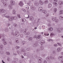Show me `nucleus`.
Here are the masks:
<instances>
[{
	"instance_id": "f03ea898",
	"label": "nucleus",
	"mask_w": 63,
	"mask_h": 63,
	"mask_svg": "<svg viewBox=\"0 0 63 63\" xmlns=\"http://www.w3.org/2000/svg\"><path fill=\"white\" fill-rule=\"evenodd\" d=\"M5 12H6L5 10L3 9H0V13H5Z\"/></svg>"
},
{
	"instance_id": "0e129e2a",
	"label": "nucleus",
	"mask_w": 63,
	"mask_h": 63,
	"mask_svg": "<svg viewBox=\"0 0 63 63\" xmlns=\"http://www.w3.org/2000/svg\"><path fill=\"white\" fill-rule=\"evenodd\" d=\"M61 62L62 63H63V60H61Z\"/></svg>"
},
{
	"instance_id": "3c124183",
	"label": "nucleus",
	"mask_w": 63,
	"mask_h": 63,
	"mask_svg": "<svg viewBox=\"0 0 63 63\" xmlns=\"http://www.w3.org/2000/svg\"><path fill=\"white\" fill-rule=\"evenodd\" d=\"M5 31H6V32H7L8 31V29H7V28H6L5 30Z\"/></svg>"
},
{
	"instance_id": "ddd939ff",
	"label": "nucleus",
	"mask_w": 63,
	"mask_h": 63,
	"mask_svg": "<svg viewBox=\"0 0 63 63\" xmlns=\"http://www.w3.org/2000/svg\"><path fill=\"white\" fill-rule=\"evenodd\" d=\"M34 5L36 6H37L39 5V3L38 2H36L34 3Z\"/></svg>"
},
{
	"instance_id": "6e6d98bb",
	"label": "nucleus",
	"mask_w": 63,
	"mask_h": 63,
	"mask_svg": "<svg viewBox=\"0 0 63 63\" xmlns=\"http://www.w3.org/2000/svg\"><path fill=\"white\" fill-rule=\"evenodd\" d=\"M16 43H18V40H17L16 41Z\"/></svg>"
},
{
	"instance_id": "9d476101",
	"label": "nucleus",
	"mask_w": 63,
	"mask_h": 63,
	"mask_svg": "<svg viewBox=\"0 0 63 63\" xmlns=\"http://www.w3.org/2000/svg\"><path fill=\"white\" fill-rule=\"evenodd\" d=\"M30 19L31 21H33V20H34V18L33 16H31L30 17Z\"/></svg>"
},
{
	"instance_id": "7c9ffc66",
	"label": "nucleus",
	"mask_w": 63,
	"mask_h": 63,
	"mask_svg": "<svg viewBox=\"0 0 63 63\" xmlns=\"http://www.w3.org/2000/svg\"><path fill=\"white\" fill-rule=\"evenodd\" d=\"M46 59L47 60H49L50 59V58L49 57H47L46 58Z\"/></svg>"
},
{
	"instance_id": "dca6fc26",
	"label": "nucleus",
	"mask_w": 63,
	"mask_h": 63,
	"mask_svg": "<svg viewBox=\"0 0 63 63\" xmlns=\"http://www.w3.org/2000/svg\"><path fill=\"white\" fill-rule=\"evenodd\" d=\"M43 10V8L41 7H40L38 8V11H41L42 10Z\"/></svg>"
},
{
	"instance_id": "4d7b16f0",
	"label": "nucleus",
	"mask_w": 63,
	"mask_h": 63,
	"mask_svg": "<svg viewBox=\"0 0 63 63\" xmlns=\"http://www.w3.org/2000/svg\"><path fill=\"white\" fill-rule=\"evenodd\" d=\"M54 46L55 47H57V44H54Z\"/></svg>"
},
{
	"instance_id": "680f3d73",
	"label": "nucleus",
	"mask_w": 63,
	"mask_h": 63,
	"mask_svg": "<svg viewBox=\"0 0 63 63\" xmlns=\"http://www.w3.org/2000/svg\"><path fill=\"white\" fill-rule=\"evenodd\" d=\"M14 55H17V54L16 53H14Z\"/></svg>"
},
{
	"instance_id": "a18cd8bd",
	"label": "nucleus",
	"mask_w": 63,
	"mask_h": 63,
	"mask_svg": "<svg viewBox=\"0 0 63 63\" xmlns=\"http://www.w3.org/2000/svg\"><path fill=\"white\" fill-rule=\"evenodd\" d=\"M2 41L3 42H4L5 41V39H4V38H3V39H2Z\"/></svg>"
},
{
	"instance_id": "2eb2a0df",
	"label": "nucleus",
	"mask_w": 63,
	"mask_h": 63,
	"mask_svg": "<svg viewBox=\"0 0 63 63\" xmlns=\"http://www.w3.org/2000/svg\"><path fill=\"white\" fill-rule=\"evenodd\" d=\"M22 44L23 45H25L26 44V42L25 41H23L22 43Z\"/></svg>"
},
{
	"instance_id": "69168bd1",
	"label": "nucleus",
	"mask_w": 63,
	"mask_h": 63,
	"mask_svg": "<svg viewBox=\"0 0 63 63\" xmlns=\"http://www.w3.org/2000/svg\"><path fill=\"white\" fill-rule=\"evenodd\" d=\"M2 16H3V17H5V15H3Z\"/></svg>"
},
{
	"instance_id": "338daca9",
	"label": "nucleus",
	"mask_w": 63,
	"mask_h": 63,
	"mask_svg": "<svg viewBox=\"0 0 63 63\" xmlns=\"http://www.w3.org/2000/svg\"><path fill=\"white\" fill-rule=\"evenodd\" d=\"M23 55H24V56H26V54H25V53L24 54H23Z\"/></svg>"
},
{
	"instance_id": "f3484780",
	"label": "nucleus",
	"mask_w": 63,
	"mask_h": 63,
	"mask_svg": "<svg viewBox=\"0 0 63 63\" xmlns=\"http://www.w3.org/2000/svg\"><path fill=\"white\" fill-rule=\"evenodd\" d=\"M58 58L59 59H63V56H60L58 57Z\"/></svg>"
},
{
	"instance_id": "e433bc0d",
	"label": "nucleus",
	"mask_w": 63,
	"mask_h": 63,
	"mask_svg": "<svg viewBox=\"0 0 63 63\" xmlns=\"http://www.w3.org/2000/svg\"><path fill=\"white\" fill-rule=\"evenodd\" d=\"M48 1L47 0H46L44 1V2L45 4H47V3H48Z\"/></svg>"
},
{
	"instance_id": "0eeeda50",
	"label": "nucleus",
	"mask_w": 63,
	"mask_h": 63,
	"mask_svg": "<svg viewBox=\"0 0 63 63\" xmlns=\"http://www.w3.org/2000/svg\"><path fill=\"white\" fill-rule=\"evenodd\" d=\"M19 6H20L21 7H22L23 4V2L22 1H20L19 3L18 4Z\"/></svg>"
},
{
	"instance_id": "79ce46f5",
	"label": "nucleus",
	"mask_w": 63,
	"mask_h": 63,
	"mask_svg": "<svg viewBox=\"0 0 63 63\" xmlns=\"http://www.w3.org/2000/svg\"><path fill=\"white\" fill-rule=\"evenodd\" d=\"M9 20H10V21H12L13 20V18H12H12H10Z\"/></svg>"
},
{
	"instance_id": "c9c22d12",
	"label": "nucleus",
	"mask_w": 63,
	"mask_h": 63,
	"mask_svg": "<svg viewBox=\"0 0 63 63\" xmlns=\"http://www.w3.org/2000/svg\"><path fill=\"white\" fill-rule=\"evenodd\" d=\"M22 21L23 22H25L26 21V20L25 19H22Z\"/></svg>"
},
{
	"instance_id": "4468645a",
	"label": "nucleus",
	"mask_w": 63,
	"mask_h": 63,
	"mask_svg": "<svg viewBox=\"0 0 63 63\" xmlns=\"http://www.w3.org/2000/svg\"><path fill=\"white\" fill-rule=\"evenodd\" d=\"M38 46V44H37L35 43L33 44V47H37Z\"/></svg>"
},
{
	"instance_id": "c756f323",
	"label": "nucleus",
	"mask_w": 63,
	"mask_h": 63,
	"mask_svg": "<svg viewBox=\"0 0 63 63\" xmlns=\"http://www.w3.org/2000/svg\"><path fill=\"white\" fill-rule=\"evenodd\" d=\"M52 19L54 21V20H55L56 19V17H55V18H52Z\"/></svg>"
},
{
	"instance_id": "473e14b6",
	"label": "nucleus",
	"mask_w": 63,
	"mask_h": 63,
	"mask_svg": "<svg viewBox=\"0 0 63 63\" xmlns=\"http://www.w3.org/2000/svg\"><path fill=\"white\" fill-rule=\"evenodd\" d=\"M17 16H18V17H19V18H21V17H20V15L19 14H18L17 15Z\"/></svg>"
},
{
	"instance_id": "f8f14e48",
	"label": "nucleus",
	"mask_w": 63,
	"mask_h": 63,
	"mask_svg": "<svg viewBox=\"0 0 63 63\" xmlns=\"http://www.w3.org/2000/svg\"><path fill=\"white\" fill-rule=\"evenodd\" d=\"M63 14V11L62 10H61L59 12V15H61V14Z\"/></svg>"
},
{
	"instance_id": "cd10ccee",
	"label": "nucleus",
	"mask_w": 63,
	"mask_h": 63,
	"mask_svg": "<svg viewBox=\"0 0 63 63\" xmlns=\"http://www.w3.org/2000/svg\"><path fill=\"white\" fill-rule=\"evenodd\" d=\"M23 32L24 33H26V29H25L23 31Z\"/></svg>"
},
{
	"instance_id": "37998d69",
	"label": "nucleus",
	"mask_w": 63,
	"mask_h": 63,
	"mask_svg": "<svg viewBox=\"0 0 63 63\" xmlns=\"http://www.w3.org/2000/svg\"><path fill=\"white\" fill-rule=\"evenodd\" d=\"M58 22V19H56L55 20V22Z\"/></svg>"
},
{
	"instance_id": "6e6552de",
	"label": "nucleus",
	"mask_w": 63,
	"mask_h": 63,
	"mask_svg": "<svg viewBox=\"0 0 63 63\" xmlns=\"http://www.w3.org/2000/svg\"><path fill=\"white\" fill-rule=\"evenodd\" d=\"M51 6H52V5L50 3H49L48 4V8L49 9H50L51 7Z\"/></svg>"
},
{
	"instance_id": "bb28decb",
	"label": "nucleus",
	"mask_w": 63,
	"mask_h": 63,
	"mask_svg": "<svg viewBox=\"0 0 63 63\" xmlns=\"http://www.w3.org/2000/svg\"><path fill=\"white\" fill-rule=\"evenodd\" d=\"M6 54H7V55H10V52H6Z\"/></svg>"
},
{
	"instance_id": "bf43d9fd",
	"label": "nucleus",
	"mask_w": 63,
	"mask_h": 63,
	"mask_svg": "<svg viewBox=\"0 0 63 63\" xmlns=\"http://www.w3.org/2000/svg\"><path fill=\"white\" fill-rule=\"evenodd\" d=\"M53 52L54 54H55V51H53Z\"/></svg>"
},
{
	"instance_id": "774afa93",
	"label": "nucleus",
	"mask_w": 63,
	"mask_h": 63,
	"mask_svg": "<svg viewBox=\"0 0 63 63\" xmlns=\"http://www.w3.org/2000/svg\"><path fill=\"white\" fill-rule=\"evenodd\" d=\"M13 63H16V62L15 61H14L13 62Z\"/></svg>"
},
{
	"instance_id": "20e7f679",
	"label": "nucleus",
	"mask_w": 63,
	"mask_h": 63,
	"mask_svg": "<svg viewBox=\"0 0 63 63\" xmlns=\"http://www.w3.org/2000/svg\"><path fill=\"white\" fill-rule=\"evenodd\" d=\"M38 62L39 63H42V59L41 58H38Z\"/></svg>"
},
{
	"instance_id": "a878e982",
	"label": "nucleus",
	"mask_w": 63,
	"mask_h": 63,
	"mask_svg": "<svg viewBox=\"0 0 63 63\" xmlns=\"http://www.w3.org/2000/svg\"><path fill=\"white\" fill-rule=\"evenodd\" d=\"M42 13H44L45 14H46L47 13V11H46L45 10H43L42 11Z\"/></svg>"
},
{
	"instance_id": "4c0bfd02",
	"label": "nucleus",
	"mask_w": 63,
	"mask_h": 63,
	"mask_svg": "<svg viewBox=\"0 0 63 63\" xmlns=\"http://www.w3.org/2000/svg\"><path fill=\"white\" fill-rule=\"evenodd\" d=\"M53 4H54L55 5V6H57V3L55 2H53Z\"/></svg>"
},
{
	"instance_id": "8fccbe9b",
	"label": "nucleus",
	"mask_w": 63,
	"mask_h": 63,
	"mask_svg": "<svg viewBox=\"0 0 63 63\" xmlns=\"http://www.w3.org/2000/svg\"><path fill=\"white\" fill-rule=\"evenodd\" d=\"M4 45H6V44H7V43L6 42H4L3 43Z\"/></svg>"
},
{
	"instance_id": "4be33fe9",
	"label": "nucleus",
	"mask_w": 63,
	"mask_h": 63,
	"mask_svg": "<svg viewBox=\"0 0 63 63\" xmlns=\"http://www.w3.org/2000/svg\"><path fill=\"white\" fill-rule=\"evenodd\" d=\"M48 30L49 31H52L53 30V29L52 28L50 27L49 28Z\"/></svg>"
},
{
	"instance_id": "e2e57ef3",
	"label": "nucleus",
	"mask_w": 63,
	"mask_h": 63,
	"mask_svg": "<svg viewBox=\"0 0 63 63\" xmlns=\"http://www.w3.org/2000/svg\"><path fill=\"white\" fill-rule=\"evenodd\" d=\"M20 63H22V61H20Z\"/></svg>"
},
{
	"instance_id": "5701e85b",
	"label": "nucleus",
	"mask_w": 63,
	"mask_h": 63,
	"mask_svg": "<svg viewBox=\"0 0 63 63\" xmlns=\"http://www.w3.org/2000/svg\"><path fill=\"white\" fill-rule=\"evenodd\" d=\"M3 47V46L2 45H0V49H2Z\"/></svg>"
},
{
	"instance_id": "6ab92c4d",
	"label": "nucleus",
	"mask_w": 63,
	"mask_h": 63,
	"mask_svg": "<svg viewBox=\"0 0 63 63\" xmlns=\"http://www.w3.org/2000/svg\"><path fill=\"white\" fill-rule=\"evenodd\" d=\"M57 11V8H55L54 9V11L55 13H56V11Z\"/></svg>"
},
{
	"instance_id": "13d9d810",
	"label": "nucleus",
	"mask_w": 63,
	"mask_h": 63,
	"mask_svg": "<svg viewBox=\"0 0 63 63\" xmlns=\"http://www.w3.org/2000/svg\"><path fill=\"white\" fill-rule=\"evenodd\" d=\"M27 16H28V17H26V18H29V16L28 15H27Z\"/></svg>"
},
{
	"instance_id": "ea45409f",
	"label": "nucleus",
	"mask_w": 63,
	"mask_h": 63,
	"mask_svg": "<svg viewBox=\"0 0 63 63\" xmlns=\"http://www.w3.org/2000/svg\"><path fill=\"white\" fill-rule=\"evenodd\" d=\"M10 60H11V59L10 58H8L7 59V61H10Z\"/></svg>"
},
{
	"instance_id": "a19ab883",
	"label": "nucleus",
	"mask_w": 63,
	"mask_h": 63,
	"mask_svg": "<svg viewBox=\"0 0 63 63\" xmlns=\"http://www.w3.org/2000/svg\"><path fill=\"white\" fill-rule=\"evenodd\" d=\"M36 52H39L40 51V49H36Z\"/></svg>"
},
{
	"instance_id": "58836bf2",
	"label": "nucleus",
	"mask_w": 63,
	"mask_h": 63,
	"mask_svg": "<svg viewBox=\"0 0 63 63\" xmlns=\"http://www.w3.org/2000/svg\"><path fill=\"white\" fill-rule=\"evenodd\" d=\"M29 41H31V40H32V38L31 37L29 39Z\"/></svg>"
},
{
	"instance_id": "603ef678",
	"label": "nucleus",
	"mask_w": 63,
	"mask_h": 63,
	"mask_svg": "<svg viewBox=\"0 0 63 63\" xmlns=\"http://www.w3.org/2000/svg\"><path fill=\"white\" fill-rule=\"evenodd\" d=\"M50 58L51 59H54V58H53L52 57H51Z\"/></svg>"
},
{
	"instance_id": "49530a36",
	"label": "nucleus",
	"mask_w": 63,
	"mask_h": 63,
	"mask_svg": "<svg viewBox=\"0 0 63 63\" xmlns=\"http://www.w3.org/2000/svg\"><path fill=\"white\" fill-rule=\"evenodd\" d=\"M7 18H10V16H5Z\"/></svg>"
},
{
	"instance_id": "393cba45",
	"label": "nucleus",
	"mask_w": 63,
	"mask_h": 63,
	"mask_svg": "<svg viewBox=\"0 0 63 63\" xmlns=\"http://www.w3.org/2000/svg\"><path fill=\"white\" fill-rule=\"evenodd\" d=\"M63 4V1H60L59 2V5H62V4Z\"/></svg>"
},
{
	"instance_id": "2f4dec72",
	"label": "nucleus",
	"mask_w": 63,
	"mask_h": 63,
	"mask_svg": "<svg viewBox=\"0 0 63 63\" xmlns=\"http://www.w3.org/2000/svg\"><path fill=\"white\" fill-rule=\"evenodd\" d=\"M12 18H13V19H14V20H16V17H14L13 16H12Z\"/></svg>"
},
{
	"instance_id": "5fc2aeb1",
	"label": "nucleus",
	"mask_w": 63,
	"mask_h": 63,
	"mask_svg": "<svg viewBox=\"0 0 63 63\" xmlns=\"http://www.w3.org/2000/svg\"><path fill=\"white\" fill-rule=\"evenodd\" d=\"M44 63H47V61H44Z\"/></svg>"
},
{
	"instance_id": "423d86ee",
	"label": "nucleus",
	"mask_w": 63,
	"mask_h": 63,
	"mask_svg": "<svg viewBox=\"0 0 63 63\" xmlns=\"http://www.w3.org/2000/svg\"><path fill=\"white\" fill-rule=\"evenodd\" d=\"M10 2L11 4H12L13 5H15V3H16L15 1H13V0H11L10 1Z\"/></svg>"
},
{
	"instance_id": "de8ad7c7",
	"label": "nucleus",
	"mask_w": 63,
	"mask_h": 63,
	"mask_svg": "<svg viewBox=\"0 0 63 63\" xmlns=\"http://www.w3.org/2000/svg\"><path fill=\"white\" fill-rule=\"evenodd\" d=\"M54 35V33H51L50 34V36H53V35Z\"/></svg>"
},
{
	"instance_id": "f704fd0d",
	"label": "nucleus",
	"mask_w": 63,
	"mask_h": 63,
	"mask_svg": "<svg viewBox=\"0 0 63 63\" xmlns=\"http://www.w3.org/2000/svg\"><path fill=\"white\" fill-rule=\"evenodd\" d=\"M59 18L61 19H63V17L60 16L59 17Z\"/></svg>"
},
{
	"instance_id": "f257e3e1",
	"label": "nucleus",
	"mask_w": 63,
	"mask_h": 63,
	"mask_svg": "<svg viewBox=\"0 0 63 63\" xmlns=\"http://www.w3.org/2000/svg\"><path fill=\"white\" fill-rule=\"evenodd\" d=\"M36 39L37 40H41V35H37L36 36Z\"/></svg>"
},
{
	"instance_id": "09e8293b",
	"label": "nucleus",
	"mask_w": 63,
	"mask_h": 63,
	"mask_svg": "<svg viewBox=\"0 0 63 63\" xmlns=\"http://www.w3.org/2000/svg\"><path fill=\"white\" fill-rule=\"evenodd\" d=\"M40 19H39L37 20V23H39L40 22Z\"/></svg>"
},
{
	"instance_id": "864d4df0",
	"label": "nucleus",
	"mask_w": 63,
	"mask_h": 63,
	"mask_svg": "<svg viewBox=\"0 0 63 63\" xmlns=\"http://www.w3.org/2000/svg\"><path fill=\"white\" fill-rule=\"evenodd\" d=\"M26 9H27L28 8H29V7H28V6L27 5H26Z\"/></svg>"
},
{
	"instance_id": "72a5a7b5",
	"label": "nucleus",
	"mask_w": 63,
	"mask_h": 63,
	"mask_svg": "<svg viewBox=\"0 0 63 63\" xmlns=\"http://www.w3.org/2000/svg\"><path fill=\"white\" fill-rule=\"evenodd\" d=\"M7 3L6 2L4 3L3 4V5L4 6H5V7H6V6H7Z\"/></svg>"
},
{
	"instance_id": "b1692460",
	"label": "nucleus",
	"mask_w": 63,
	"mask_h": 63,
	"mask_svg": "<svg viewBox=\"0 0 63 63\" xmlns=\"http://www.w3.org/2000/svg\"><path fill=\"white\" fill-rule=\"evenodd\" d=\"M13 15H15L16 14V12L15 10H13Z\"/></svg>"
},
{
	"instance_id": "9b49d317",
	"label": "nucleus",
	"mask_w": 63,
	"mask_h": 63,
	"mask_svg": "<svg viewBox=\"0 0 63 63\" xmlns=\"http://www.w3.org/2000/svg\"><path fill=\"white\" fill-rule=\"evenodd\" d=\"M58 31L59 33H60L61 32V28H58Z\"/></svg>"
},
{
	"instance_id": "052dcab7",
	"label": "nucleus",
	"mask_w": 63,
	"mask_h": 63,
	"mask_svg": "<svg viewBox=\"0 0 63 63\" xmlns=\"http://www.w3.org/2000/svg\"><path fill=\"white\" fill-rule=\"evenodd\" d=\"M42 55L44 56H46V54H43Z\"/></svg>"
},
{
	"instance_id": "aec40b11",
	"label": "nucleus",
	"mask_w": 63,
	"mask_h": 63,
	"mask_svg": "<svg viewBox=\"0 0 63 63\" xmlns=\"http://www.w3.org/2000/svg\"><path fill=\"white\" fill-rule=\"evenodd\" d=\"M14 26L15 27H18V24H14Z\"/></svg>"
},
{
	"instance_id": "c03bdc74",
	"label": "nucleus",
	"mask_w": 63,
	"mask_h": 63,
	"mask_svg": "<svg viewBox=\"0 0 63 63\" xmlns=\"http://www.w3.org/2000/svg\"><path fill=\"white\" fill-rule=\"evenodd\" d=\"M20 48V47H18V46H16V48L17 49H18V48Z\"/></svg>"
},
{
	"instance_id": "7ed1b4c3",
	"label": "nucleus",
	"mask_w": 63,
	"mask_h": 63,
	"mask_svg": "<svg viewBox=\"0 0 63 63\" xmlns=\"http://www.w3.org/2000/svg\"><path fill=\"white\" fill-rule=\"evenodd\" d=\"M15 35L16 37H18L19 35V33L17 31L15 32Z\"/></svg>"
},
{
	"instance_id": "1a4fd4ad",
	"label": "nucleus",
	"mask_w": 63,
	"mask_h": 63,
	"mask_svg": "<svg viewBox=\"0 0 63 63\" xmlns=\"http://www.w3.org/2000/svg\"><path fill=\"white\" fill-rule=\"evenodd\" d=\"M8 7L9 9H12L13 8L12 7V5L11 4H10L9 5Z\"/></svg>"
},
{
	"instance_id": "a211bd4d",
	"label": "nucleus",
	"mask_w": 63,
	"mask_h": 63,
	"mask_svg": "<svg viewBox=\"0 0 63 63\" xmlns=\"http://www.w3.org/2000/svg\"><path fill=\"white\" fill-rule=\"evenodd\" d=\"M39 4H41V5H43V4H44V2L41 0H39Z\"/></svg>"
},
{
	"instance_id": "39448f33",
	"label": "nucleus",
	"mask_w": 63,
	"mask_h": 63,
	"mask_svg": "<svg viewBox=\"0 0 63 63\" xmlns=\"http://www.w3.org/2000/svg\"><path fill=\"white\" fill-rule=\"evenodd\" d=\"M40 43L41 45H44L45 43V41L44 40H42L40 41Z\"/></svg>"
},
{
	"instance_id": "c85d7f7f",
	"label": "nucleus",
	"mask_w": 63,
	"mask_h": 63,
	"mask_svg": "<svg viewBox=\"0 0 63 63\" xmlns=\"http://www.w3.org/2000/svg\"><path fill=\"white\" fill-rule=\"evenodd\" d=\"M27 51H30V50H31V49L29 47L27 49Z\"/></svg>"
},
{
	"instance_id": "412c9836",
	"label": "nucleus",
	"mask_w": 63,
	"mask_h": 63,
	"mask_svg": "<svg viewBox=\"0 0 63 63\" xmlns=\"http://www.w3.org/2000/svg\"><path fill=\"white\" fill-rule=\"evenodd\" d=\"M62 49L61 48V47L58 48L57 49V50L58 52H59V51H61V50Z\"/></svg>"
}]
</instances>
